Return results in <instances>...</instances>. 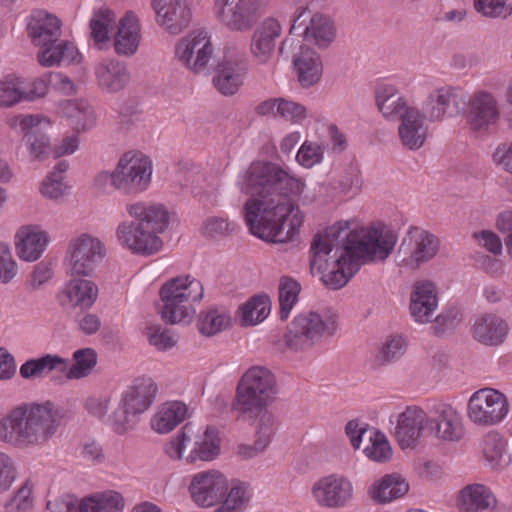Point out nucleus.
<instances>
[{"mask_svg": "<svg viewBox=\"0 0 512 512\" xmlns=\"http://www.w3.org/2000/svg\"><path fill=\"white\" fill-rule=\"evenodd\" d=\"M241 189L251 196L244 205V219L253 235L272 243L294 238L304 220L290 198L299 191L296 179L273 163L254 162Z\"/></svg>", "mask_w": 512, "mask_h": 512, "instance_id": "f257e3e1", "label": "nucleus"}, {"mask_svg": "<svg viewBox=\"0 0 512 512\" xmlns=\"http://www.w3.org/2000/svg\"><path fill=\"white\" fill-rule=\"evenodd\" d=\"M395 232L385 225L371 226L361 236L348 223H337L317 233L310 247V269L332 290L345 286L361 264L382 262L394 250Z\"/></svg>", "mask_w": 512, "mask_h": 512, "instance_id": "f03ea898", "label": "nucleus"}, {"mask_svg": "<svg viewBox=\"0 0 512 512\" xmlns=\"http://www.w3.org/2000/svg\"><path fill=\"white\" fill-rule=\"evenodd\" d=\"M60 421L51 403L23 404L0 420V441L17 448L41 446L56 434Z\"/></svg>", "mask_w": 512, "mask_h": 512, "instance_id": "7ed1b4c3", "label": "nucleus"}, {"mask_svg": "<svg viewBox=\"0 0 512 512\" xmlns=\"http://www.w3.org/2000/svg\"><path fill=\"white\" fill-rule=\"evenodd\" d=\"M61 21L53 14L38 11L32 15L27 31L32 43L39 47L38 62L43 67L66 64H79L82 55L77 47L67 40H60Z\"/></svg>", "mask_w": 512, "mask_h": 512, "instance_id": "20e7f679", "label": "nucleus"}, {"mask_svg": "<svg viewBox=\"0 0 512 512\" xmlns=\"http://www.w3.org/2000/svg\"><path fill=\"white\" fill-rule=\"evenodd\" d=\"M204 295L201 282L190 276H179L167 281L160 289L163 303L162 320L170 324H188L195 315L194 303Z\"/></svg>", "mask_w": 512, "mask_h": 512, "instance_id": "39448f33", "label": "nucleus"}, {"mask_svg": "<svg viewBox=\"0 0 512 512\" xmlns=\"http://www.w3.org/2000/svg\"><path fill=\"white\" fill-rule=\"evenodd\" d=\"M274 374L266 367L253 366L239 379L231 409L237 413H252L269 407L277 395Z\"/></svg>", "mask_w": 512, "mask_h": 512, "instance_id": "423d86ee", "label": "nucleus"}, {"mask_svg": "<svg viewBox=\"0 0 512 512\" xmlns=\"http://www.w3.org/2000/svg\"><path fill=\"white\" fill-rule=\"evenodd\" d=\"M337 327L338 314L333 308L300 313L288 326L286 345L294 351L308 349L323 337L334 335Z\"/></svg>", "mask_w": 512, "mask_h": 512, "instance_id": "0eeeda50", "label": "nucleus"}, {"mask_svg": "<svg viewBox=\"0 0 512 512\" xmlns=\"http://www.w3.org/2000/svg\"><path fill=\"white\" fill-rule=\"evenodd\" d=\"M115 170L118 178V190L124 194L141 193L148 188L151 182V161L141 153L123 154Z\"/></svg>", "mask_w": 512, "mask_h": 512, "instance_id": "6e6552de", "label": "nucleus"}, {"mask_svg": "<svg viewBox=\"0 0 512 512\" xmlns=\"http://www.w3.org/2000/svg\"><path fill=\"white\" fill-rule=\"evenodd\" d=\"M247 69L248 62L244 49L228 45L224 48L223 58L218 63L213 83L223 95H233L243 84Z\"/></svg>", "mask_w": 512, "mask_h": 512, "instance_id": "1a4fd4ad", "label": "nucleus"}, {"mask_svg": "<svg viewBox=\"0 0 512 512\" xmlns=\"http://www.w3.org/2000/svg\"><path fill=\"white\" fill-rule=\"evenodd\" d=\"M179 61L194 73L208 72L214 59V48L206 31L191 32L176 46Z\"/></svg>", "mask_w": 512, "mask_h": 512, "instance_id": "9d476101", "label": "nucleus"}, {"mask_svg": "<svg viewBox=\"0 0 512 512\" xmlns=\"http://www.w3.org/2000/svg\"><path fill=\"white\" fill-rule=\"evenodd\" d=\"M508 402L504 394L492 388L476 391L470 397L468 416L474 423L494 425L508 413Z\"/></svg>", "mask_w": 512, "mask_h": 512, "instance_id": "9b49d317", "label": "nucleus"}, {"mask_svg": "<svg viewBox=\"0 0 512 512\" xmlns=\"http://www.w3.org/2000/svg\"><path fill=\"white\" fill-rule=\"evenodd\" d=\"M214 12L229 30L245 32L258 21L259 5L257 0H215Z\"/></svg>", "mask_w": 512, "mask_h": 512, "instance_id": "f8f14e48", "label": "nucleus"}, {"mask_svg": "<svg viewBox=\"0 0 512 512\" xmlns=\"http://www.w3.org/2000/svg\"><path fill=\"white\" fill-rule=\"evenodd\" d=\"M69 250L73 275H90L105 256L103 243L90 234H81L71 240Z\"/></svg>", "mask_w": 512, "mask_h": 512, "instance_id": "ddd939ff", "label": "nucleus"}, {"mask_svg": "<svg viewBox=\"0 0 512 512\" xmlns=\"http://www.w3.org/2000/svg\"><path fill=\"white\" fill-rule=\"evenodd\" d=\"M146 228L138 221H125L117 227L116 235L121 245L134 254L150 256L162 248L163 241L155 232Z\"/></svg>", "mask_w": 512, "mask_h": 512, "instance_id": "4468645a", "label": "nucleus"}, {"mask_svg": "<svg viewBox=\"0 0 512 512\" xmlns=\"http://www.w3.org/2000/svg\"><path fill=\"white\" fill-rule=\"evenodd\" d=\"M227 490L226 477L215 470L195 474L189 485L191 498L200 507H211L219 503Z\"/></svg>", "mask_w": 512, "mask_h": 512, "instance_id": "2eb2a0df", "label": "nucleus"}, {"mask_svg": "<svg viewBox=\"0 0 512 512\" xmlns=\"http://www.w3.org/2000/svg\"><path fill=\"white\" fill-rule=\"evenodd\" d=\"M439 250V239L425 230L412 228L408 236L400 244L399 253L410 254L404 259L406 265L417 268L420 264L430 261Z\"/></svg>", "mask_w": 512, "mask_h": 512, "instance_id": "dca6fc26", "label": "nucleus"}, {"mask_svg": "<svg viewBox=\"0 0 512 512\" xmlns=\"http://www.w3.org/2000/svg\"><path fill=\"white\" fill-rule=\"evenodd\" d=\"M465 101L458 89L441 87L430 93L423 104V112L429 121L455 117L464 111Z\"/></svg>", "mask_w": 512, "mask_h": 512, "instance_id": "f3484780", "label": "nucleus"}, {"mask_svg": "<svg viewBox=\"0 0 512 512\" xmlns=\"http://www.w3.org/2000/svg\"><path fill=\"white\" fill-rule=\"evenodd\" d=\"M317 503L322 507L341 508L353 497L352 483L338 475H329L319 479L312 488Z\"/></svg>", "mask_w": 512, "mask_h": 512, "instance_id": "a211bd4d", "label": "nucleus"}, {"mask_svg": "<svg viewBox=\"0 0 512 512\" xmlns=\"http://www.w3.org/2000/svg\"><path fill=\"white\" fill-rule=\"evenodd\" d=\"M428 433L445 441H459L464 435L460 414L449 404H435L430 410Z\"/></svg>", "mask_w": 512, "mask_h": 512, "instance_id": "6ab92c4d", "label": "nucleus"}, {"mask_svg": "<svg viewBox=\"0 0 512 512\" xmlns=\"http://www.w3.org/2000/svg\"><path fill=\"white\" fill-rule=\"evenodd\" d=\"M156 22L169 33L177 35L188 27L192 12L186 0H151Z\"/></svg>", "mask_w": 512, "mask_h": 512, "instance_id": "aec40b11", "label": "nucleus"}, {"mask_svg": "<svg viewBox=\"0 0 512 512\" xmlns=\"http://www.w3.org/2000/svg\"><path fill=\"white\" fill-rule=\"evenodd\" d=\"M429 416L417 406H408L397 417L395 437L402 449L413 447L422 431L428 433Z\"/></svg>", "mask_w": 512, "mask_h": 512, "instance_id": "412c9836", "label": "nucleus"}, {"mask_svg": "<svg viewBox=\"0 0 512 512\" xmlns=\"http://www.w3.org/2000/svg\"><path fill=\"white\" fill-rule=\"evenodd\" d=\"M500 117L495 97L485 91L476 92L469 101L468 123L473 131H486Z\"/></svg>", "mask_w": 512, "mask_h": 512, "instance_id": "4be33fe9", "label": "nucleus"}, {"mask_svg": "<svg viewBox=\"0 0 512 512\" xmlns=\"http://www.w3.org/2000/svg\"><path fill=\"white\" fill-rule=\"evenodd\" d=\"M438 307V291L431 281H418L414 284L410 296L409 310L413 319L421 324L434 318Z\"/></svg>", "mask_w": 512, "mask_h": 512, "instance_id": "5701e85b", "label": "nucleus"}, {"mask_svg": "<svg viewBox=\"0 0 512 512\" xmlns=\"http://www.w3.org/2000/svg\"><path fill=\"white\" fill-rule=\"evenodd\" d=\"M281 25L276 19H265L254 31L250 50L253 58L260 64L267 63L273 56L276 40L281 35Z\"/></svg>", "mask_w": 512, "mask_h": 512, "instance_id": "b1692460", "label": "nucleus"}, {"mask_svg": "<svg viewBox=\"0 0 512 512\" xmlns=\"http://www.w3.org/2000/svg\"><path fill=\"white\" fill-rule=\"evenodd\" d=\"M126 210L130 217L143 223L155 234L162 233L168 228L170 214L163 204L139 201L128 204Z\"/></svg>", "mask_w": 512, "mask_h": 512, "instance_id": "393cba45", "label": "nucleus"}, {"mask_svg": "<svg viewBox=\"0 0 512 512\" xmlns=\"http://www.w3.org/2000/svg\"><path fill=\"white\" fill-rule=\"evenodd\" d=\"M426 116L418 108L406 111L400 118L398 135L401 144L409 150L420 149L427 137V127L424 124Z\"/></svg>", "mask_w": 512, "mask_h": 512, "instance_id": "a878e982", "label": "nucleus"}, {"mask_svg": "<svg viewBox=\"0 0 512 512\" xmlns=\"http://www.w3.org/2000/svg\"><path fill=\"white\" fill-rule=\"evenodd\" d=\"M18 242L16 251L18 256L28 262L38 260L44 252L49 237L46 232L37 226H25L17 232Z\"/></svg>", "mask_w": 512, "mask_h": 512, "instance_id": "bb28decb", "label": "nucleus"}, {"mask_svg": "<svg viewBox=\"0 0 512 512\" xmlns=\"http://www.w3.org/2000/svg\"><path fill=\"white\" fill-rule=\"evenodd\" d=\"M293 65L303 88L315 85L322 76L323 66L320 56L309 47L300 46L299 53L293 56Z\"/></svg>", "mask_w": 512, "mask_h": 512, "instance_id": "cd10ccee", "label": "nucleus"}, {"mask_svg": "<svg viewBox=\"0 0 512 512\" xmlns=\"http://www.w3.org/2000/svg\"><path fill=\"white\" fill-rule=\"evenodd\" d=\"M497 500L491 490L482 484H470L459 495L460 512H483L496 507Z\"/></svg>", "mask_w": 512, "mask_h": 512, "instance_id": "c85d7f7f", "label": "nucleus"}, {"mask_svg": "<svg viewBox=\"0 0 512 512\" xmlns=\"http://www.w3.org/2000/svg\"><path fill=\"white\" fill-rule=\"evenodd\" d=\"M509 327L507 322L494 314H486L475 321L473 327L474 338L479 342L496 346L504 342Z\"/></svg>", "mask_w": 512, "mask_h": 512, "instance_id": "c756f323", "label": "nucleus"}, {"mask_svg": "<svg viewBox=\"0 0 512 512\" xmlns=\"http://www.w3.org/2000/svg\"><path fill=\"white\" fill-rule=\"evenodd\" d=\"M139 32L140 25L137 16L132 11H128L119 21L118 33L114 43L117 54H134L139 44Z\"/></svg>", "mask_w": 512, "mask_h": 512, "instance_id": "7c9ffc66", "label": "nucleus"}, {"mask_svg": "<svg viewBox=\"0 0 512 512\" xmlns=\"http://www.w3.org/2000/svg\"><path fill=\"white\" fill-rule=\"evenodd\" d=\"M68 364V359L57 354H45L39 358H31L25 361L19 369V374L23 379L41 378L52 371H58L64 374Z\"/></svg>", "mask_w": 512, "mask_h": 512, "instance_id": "2f4dec72", "label": "nucleus"}, {"mask_svg": "<svg viewBox=\"0 0 512 512\" xmlns=\"http://www.w3.org/2000/svg\"><path fill=\"white\" fill-rule=\"evenodd\" d=\"M95 73L99 86L109 92L123 89L130 79L126 65L114 60L101 62L96 67Z\"/></svg>", "mask_w": 512, "mask_h": 512, "instance_id": "473e14b6", "label": "nucleus"}, {"mask_svg": "<svg viewBox=\"0 0 512 512\" xmlns=\"http://www.w3.org/2000/svg\"><path fill=\"white\" fill-rule=\"evenodd\" d=\"M376 104L387 119H400L406 111L415 107L408 106L400 92L393 86L384 85L376 91Z\"/></svg>", "mask_w": 512, "mask_h": 512, "instance_id": "72a5a7b5", "label": "nucleus"}, {"mask_svg": "<svg viewBox=\"0 0 512 512\" xmlns=\"http://www.w3.org/2000/svg\"><path fill=\"white\" fill-rule=\"evenodd\" d=\"M157 386L149 379L130 387L120 399L136 417L152 404Z\"/></svg>", "mask_w": 512, "mask_h": 512, "instance_id": "f704fd0d", "label": "nucleus"}, {"mask_svg": "<svg viewBox=\"0 0 512 512\" xmlns=\"http://www.w3.org/2000/svg\"><path fill=\"white\" fill-rule=\"evenodd\" d=\"M193 448L187 456L188 462L213 460L220 452V439L215 427L207 426L202 435L193 434Z\"/></svg>", "mask_w": 512, "mask_h": 512, "instance_id": "c9c22d12", "label": "nucleus"}, {"mask_svg": "<svg viewBox=\"0 0 512 512\" xmlns=\"http://www.w3.org/2000/svg\"><path fill=\"white\" fill-rule=\"evenodd\" d=\"M63 113L77 133L85 132L96 124L93 107L84 100H70L63 106Z\"/></svg>", "mask_w": 512, "mask_h": 512, "instance_id": "e433bc0d", "label": "nucleus"}, {"mask_svg": "<svg viewBox=\"0 0 512 512\" xmlns=\"http://www.w3.org/2000/svg\"><path fill=\"white\" fill-rule=\"evenodd\" d=\"M409 490V485L398 475H385L374 483L369 489V494L377 503H386L404 496Z\"/></svg>", "mask_w": 512, "mask_h": 512, "instance_id": "4c0bfd02", "label": "nucleus"}, {"mask_svg": "<svg viewBox=\"0 0 512 512\" xmlns=\"http://www.w3.org/2000/svg\"><path fill=\"white\" fill-rule=\"evenodd\" d=\"M304 38L320 48L328 47L335 38L332 20L323 14L315 13L304 28Z\"/></svg>", "mask_w": 512, "mask_h": 512, "instance_id": "58836bf2", "label": "nucleus"}, {"mask_svg": "<svg viewBox=\"0 0 512 512\" xmlns=\"http://www.w3.org/2000/svg\"><path fill=\"white\" fill-rule=\"evenodd\" d=\"M97 285L87 279H72L66 285L65 294L73 306L89 309L98 297Z\"/></svg>", "mask_w": 512, "mask_h": 512, "instance_id": "ea45409f", "label": "nucleus"}, {"mask_svg": "<svg viewBox=\"0 0 512 512\" xmlns=\"http://www.w3.org/2000/svg\"><path fill=\"white\" fill-rule=\"evenodd\" d=\"M187 407L182 402L165 403L152 419V427L158 433H169L186 417Z\"/></svg>", "mask_w": 512, "mask_h": 512, "instance_id": "a19ab883", "label": "nucleus"}, {"mask_svg": "<svg viewBox=\"0 0 512 512\" xmlns=\"http://www.w3.org/2000/svg\"><path fill=\"white\" fill-rule=\"evenodd\" d=\"M124 507L123 496L112 490L82 499V512H122Z\"/></svg>", "mask_w": 512, "mask_h": 512, "instance_id": "79ce46f5", "label": "nucleus"}, {"mask_svg": "<svg viewBox=\"0 0 512 512\" xmlns=\"http://www.w3.org/2000/svg\"><path fill=\"white\" fill-rule=\"evenodd\" d=\"M363 180L357 163H349L334 176L331 186L334 190L345 195H356L361 191Z\"/></svg>", "mask_w": 512, "mask_h": 512, "instance_id": "37998d69", "label": "nucleus"}, {"mask_svg": "<svg viewBox=\"0 0 512 512\" xmlns=\"http://www.w3.org/2000/svg\"><path fill=\"white\" fill-rule=\"evenodd\" d=\"M482 448L485 460L491 468L501 469L510 463V456L505 451V441L498 433H488L483 439Z\"/></svg>", "mask_w": 512, "mask_h": 512, "instance_id": "c03bdc74", "label": "nucleus"}, {"mask_svg": "<svg viewBox=\"0 0 512 512\" xmlns=\"http://www.w3.org/2000/svg\"><path fill=\"white\" fill-rule=\"evenodd\" d=\"M116 23L115 13L106 7L99 8L90 20L91 38L99 45L109 40V33Z\"/></svg>", "mask_w": 512, "mask_h": 512, "instance_id": "a18cd8bd", "label": "nucleus"}, {"mask_svg": "<svg viewBox=\"0 0 512 512\" xmlns=\"http://www.w3.org/2000/svg\"><path fill=\"white\" fill-rule=\"evenodd\" d=\"M74 364H67L64 374L67 379H81L88 376L97 364V354L91 348L76 350L73 354Z\"/></svg>", "mask_w": 512, "mask_h": 512, "instance_id": "49530a36", "label": "nucleus"}, {"mask_svg": "<svg viewBox=\"0 0 512 512\" xmlns=\"http://www.w3.org/2000/svg\"><path fill=\"white\" fill-rule=\"evenodd\" d=\"M49 127V121L48 124L38 123L26 132L24 136L31 155L36 159H44L51 151L50 139L47 134V129Z\"/></svg>", "mask_w": 512, "mask_h": 512, "instance_id": "de8ad7c7", "label": "nucleus"}, {"mask_svg": "<svg viewBox=\"0 0 512 512\" xmlns=\"http://www.w3.org/2000/svg\"><path fill=\"white\" fill-rule=\"evenodd\" d=\"M280 318L286 320L298 301L301 285L292 277L283 276L279 281Z\"/></svg>", "mask_w": 512, "mask_h": 512, "instance_id": "09e8293b", "label": "nucleus"}, {"mask_svg": "<svg viewBox=\"0 0 512 512\" xmlns=\"http://www.w3.org/2000/svg\"><path fill=\"white\" fill-rule=\"evenodd\" d=\"M238 418H243L248 421H258L257 425V439H259V447L266 448L270 442V438L274 433V417L268 411V407L252 413H237Z\"/></svg>", "mask_w": 512, "mask_h": 512, "instance_id": "8fccbe9b", "label": "nucleus"}, {"mask_svg": "<svg viewBox=\"0 0 512 512\" xmlns=\"http://www.w3.org/2000/svg\"><path fill=\"white\" fill-rule=\"evenodd\" d=\"M270 311L268 296H255L241 307V323L255 325L263 321Z\"/></svg>", "mask_w": 512, "mask_h": 512, "instance_id": "3c124183", "label": "nucleus"}, {"mask_svg": "<svg viewBox=\"0 0 512 512\" xmlns=\"http://www.w3.org/2000/svg\"><path fill=\"white\" fill-rule=\"evenodd\" d=\"M230 325V316L223 310L210 309L203 313L198 322V329L205 336H213Z\"/></svg>", "mask_w": 512, "mask_h": 512, "instance_id": "603ef678", "label": "nucleus"}, {"mask_svg": "<svg viewBox=\"0 0 512 512\" xmlns=\"http://www.w3.org/2000/svg\"><path fill=\"white\" fill-rule=\"evenodd\" d=\"M406 350V342L400 335L390 336L382 344L381 349L376 355V361L380 365H385L398 360Z\"/></svg>", "mask_w": 512, "mask_h": 512, "instance_id": "864d4df0", "label": "nucleus"}, {"mask_svg": "<svg viewBox=\"0 0 512 512\" xmlns=\"http://www.w3.org/2000/svg\"><path fill=\"white\" fill-rule=\"evenodd\" d=\"M109 421L114 432L122 435L134 428L137 418L120 400L109 416Z\"/></svg>", "mask_w": 512, "mask_h": 512, "instance_id": "5fc2aeb1", "label": "nucleus"}, {"mask_svg": "<svg viewBox=\"0 0 512 512\" xmlns=\"http://www.w3.org/2000/svg\"><path fill=\"white\" fill-rule=\"evenodd\" d=\"M371 444L364 449L366 456L376 462L388 460L392 455L391 447L385 436L379 431H371Z\"/></svg>", "mask_w": 512, "mask_h": 512, "instance_id": "6e6d98bb", "label": "nucleus"}, {"mask_svg": "<svg viewBox=\"0 0 512 512\" xmlns=\"http://www.w3.org/2000/svg\"><path fill=\"white\" fill-rule=\"evenodd\" d=\"M26 100V92L20 87L17 78L8 77L0 81V106L10 107Z\"/></svg>", "mask_w": 512, "mask_h": 512, "instance_id": "4d7b16f0", "label": "nucleus"}, {"mask_svg": "<svg viewBox=\"0 0 512 512\" xmlns=\"http://www.w3.org/2000/svg\"><path fill=\"white\" fill-rule=\"evenodd\" d=\"M32 487L26 481L4 504V512H31L33 508V498L31 497Z\"/></svg>", "mask_w": 512, "mask_h": 512, "instance_id": "13d9d810", "label": "nucleus"}, {"mask_svg": "<svg viewBox=\"0 0 512 512\" xmlns=\"http://www.w3.org/2000/svg\"><path fill=\"white\" fill-rule=\"evenodd\" d=\"M474 7L486 17H506L512 13V0H474Z\"/></svg>", "mask_w": 512, "mask_h": 512, "instance_id": "bf43d9fd", "label": "nucleus"}, {"mask_svg": "<svg viewBox=\"0 0 512 512\" xmlns=\"http://www.w3.org/2000/svg\"><path fill=\"white\" fill-rule=\"evenodd\" d=\"M194 434V426L192 423H187L176 437L171 439L165 446V453L174 460L181 459L183 456V449L186 447L187 442L192 440Z\"/></svg>", "mask_w": 512, "mask_h": 512, "instance_id": "052dcab7", "label": "nucleus"}, {"mask_svg": "<svg viewBox=\"0 0 512 512\" xmlns=\"http://www.w3.org/2000/svg\"><path fill=\"white\" fill-rule=\"evenodd\" d=\"M146 336L149 343L159 351L169 350L177 344L175 336L170 334L168 330H162L160 326H148Z\"/></svg>", "mask_w": 512, "mask_h": 512, "instance_id": "680f3d73", "label": "nucleus"}, {"mask_svg": "<svg viewBox=\"0 0 512 512\" xmlns=\"http://www.w3.org/2000/svg\"><path fill=\"white\" fill-rule=\"evenodd\" d=\"M248 500L244 484L241 483L235 485L230 489L221 506H219L215 512H231L240 510L245 506Z\"/></svg>", "mask_w": 512, "mask_h": 512, "instance_id": "e2e57ef3", "label": "nucleus"}, {"mask_svg": "<svg viewBox=\"0 0 512 512\" xmlns=\"http://www.w3.org/2000/svg\"><path fill=\"white\" fill-rule=\"evenodd\" d=\"M17 478L14 460L0 451V493L8 491Z\"/></svg>", "mask_w": 512, "mask_h": 512, "instance_id": "0e129e2a", "label": "nucleus"}, {"mask_svg": "<svg viewBox=\"0 0 512 512\" xmlns=\"http://www.w3.org/2000/svg\"><path fill=\"white\" fill-rule=\"evenodd\" d=\"M277 113L281 118L293 123H300L306 118V108L303 105L284 98H280Z\"/></svg>", "mask_w": 512, "mask_h": 512, "instance_id": "69168bd1", "label": "nucleus"}, {"mask_svg": "<svg viewBox=\"0 0 512 512\" xmlns=\"http://www.w3.org/2000/svg\"><path fill=\"white\" fill-rule=\"evenodd\" d=\"M17 265L12 259L10 248L5 243H0V282L9 283L16 275Z\"/></svg>", "mask_w": 512, "mask_h": 512, "instance_id": "338daca9", "label": "nucleus"}, {"mask_svg": "<svg viewBox=\"0 0 512 512\" xmlns=\"http://www.w3.org/2000/svg\"><path fill=\"white\" fill-rule=\"evenodd\" d=\"M296 159L302 166L310 168L321 161V148L315 143L305 142L298 150Z\"/></svg>", "mask_w": 512, "mask_h": 512, "instance_id": "774afa93", "label": "nucleus"}]
</instances>
